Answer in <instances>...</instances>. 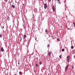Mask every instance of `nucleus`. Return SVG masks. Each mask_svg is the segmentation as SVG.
Wrapping results in <instances>:
<instances>
[{"mask_svg":"<svg viewBox=\"0 0 75 75\" xmlns=\"http://www.w3.org/2000/svg\"><path fill=\"white\" fill-rule=\"evenodd\" d=\"M1 37V35L0 34V37Z\"/></svg>","mask_w":75,"mask_h":75,"instance_id":"nucleus-22","label":"nucleus"},{"mask_svg":"<svg viewBox=\"0 0 75 75\" xmlns=\"http://www.w3.org/2000/svg\"><path fill=\"white\" fill-rule=\"evenodd\" d=\"M67 62H69V56H68L67 57Z\"/></svg>","mask_w":75,"mask_h":75,"instance_id":"nucleus-2","label":"nucleus"},{"mask_svg":"<svg viewBox=\"0 0 75 75\" xmlns=\"http://www.w3.org/2000/svg\"><path fill=\"white\" fill-rule=\"evenodd\" d=\"M52 8L53 11H55V7L53 5L52 6Z\"/></svg>","mask_w":75,"mask_h":75,"instance_id":"nucleus-4","label":"nucleus"},{"mask_svg":"<svg viewBox=\"0 0 75 75\" xmlns=\"http://www.w3.org/2000/svg\"><path fill=\"white\" fill-rule=\"evenodd\" d=\"M71 49H73V48H74V46H72L71 47Z\"/></svg>","mask_w":75,"mask_h":75,"instance_id":"nucleus-13","label":"nucleus"},{"mask_svg":"<svg viewBox=\"0 0 75 75\" xmlns=\"http://www.w3.org/2000/svg\"><path fill=\"white\" fill-rule=\"evenodd\" d=\"M45 32H46V33H47V30H46Z\"/></svg>","mask_w":75,"mask_h":75,"instance_id":"nucleus-20","label":"nucleus"},{"mask_svg":"<svg viewBox=\"0 0 75 75\" xmlns=\"http://www.w3.org/2000/svg\"><path fill=\"white\" fill-rule=\"evenodd\" d=\"M48 1H51V0H48Z\"/></svg>","mask_w":75,"mask_h":75,"instance_id":"nucleus-23","label":"nucleus"},{"mask_svg":"<svg viewBox=\"0 0 75 75\" xmlns=\"http://www.w3.org/2000/svg\"><path fill=\"white\" fill-rule=\"evenodd\" d=\"M51 52H50L48 53V55H49V57H50V55H51Z\"/></svg>","mask_w":75,"mask_h":75,"instance_id":"nucleus-5","label":"nucleus"},{"mask_svg":"<svg viewBox=\"0 0 75 75\" xmlns=\"http://www.w3.org/2000/svg\"><path fill=\"white\" fill-rule=\"evenodd\" d=\"M4 1H5L6 3H7V0H4Z\"/></svg>","mask_w":75,"mask_h":75,"instance_id":"nucleus-12","label":"nucleus"},{"mask_svg":"<svg viewBox=\"0 0 75 75\" xmlns=\"http://www.w3.org/2000/svg\"><path fill=\"white\" fill-rule=\"evenodd\" d=\"M36 66L37 67H38V64H36Z\"/></svg>","mask_w":75,"mask_h":75,"instance_id":"nucleus-17","label":"nucleus"},{"mask_svg":"<svg viewBox=\"0 0 75 75\" xmlns=\"http://www.w3.org/2000/svg\"><path fill=\"white\" fill-rule=\"evenodd\" d=\"M59 39H57V40L58 41H59Z\"/></svg>","mask_w":75,"mask_h":75,"instance_id":"nucleus-18","label":"nucleus"},{"mask_svg":"<svg viewBox=\"0 0 75 75\" xmlns=\"http://www.w3.org/2000/svg\"><path fill=\"white\" fill-rule=\"evenodd\" d=\"M23 74V73L21 72V71H20L19 72V74L20 75H22V74Z\"/></svg>","mask_w":75,"mask_h":75,"instance_id":"nucleus-8","label":"nucleus"},{"mask_svg":"<svg viewBox=\"0 0 75 75\" xmlns=\"http://www.w3.org/2000/svg\"><path fill=\"white\" fill-rule=\"evenodd\" d=\"M56 1H58V3H59L60 4H61V1H60L59 0H56Z\"/></svg>","mask_w":75,"mask_h":75,"instance_id":"nucleus-7","label":"nucleus"},{"mask_svg":"<svg viewBox=\"0 0 75 75\" xmlns=\"http://www.w3.org/2000/svg\"><path fill=\"white\" fill-rule=\"evenodd\" d=\"M44 7L46 9L47 8V4H44Z\"/></svg>","mask_w":75,"mask_h":75,"instance_id":"nucleus-1","label":"nucleus"},{"mask_svg":"<svg viewBox=\"0 0 75 75\" xmlns=\"http://www.w3.org/2000/svg\"><path fill=\"white\" fill-rule=\"evenodd\" d=\"M68 64H67V66L66 67L65 69V70L67 71V70H68Z\"/></svg>","mask_w":75,"mask_h":75,"instance_id":"nucleus-3","label":"nucleus"},{"mask_svg":"<svg viewBox=\"0 0 75 75\" xmlns=\"http://www.w3.org/2000/svg\"><path fill=\"white\" fill-rule=\"evenodd\" d=\"M62 52H64V51H65V49H63L62 50Z\"/></svg>","mask_w":75,"mask_h":75,"instance_id":"nucleus-10","label":"nucleus"},{"mask_svg":"<svg viewBox=\"0 0 75 75\" xmlns=\"http://www.w3.org/2000/svg\"><path fill=\"white\" fill-rule=\"evenodd\" d=\"M50 47V45L48 44L47 45V47Z\"/></svg>","mask_w":75,"mask_h":75,"instance_id":"nucleus-15","label":"nucleus"},{"mask_svg":"<svg viewBox=\"0 0 75 75\" xmlns=\"http://www.w3.org/2000/svg\"><path fill=\"white\" fill-rule=\"evenodd\" d=\"M62 56V55H61L59 57L60 58H61Z\"/></svg>","mask_w":75,"mask_h":75,"instance_id":"nucleus-14","label":"nucleus"},{"mask_svg":"<svg viewBox=\"0 0 75 75\" xmlns=\"http://www.w3.org/2000/svg\"><path fill=\"white\" fill-rule=\"evenodd\" d=\"M40 65H41V64H42V62H40Z\"/></svg>","mask_w":75,"mask_h":75,"instance_id":"nucleus-19","label":"nucleus"},{"mask_svg":"<svg viewBox=\"0 0 75 75\" xmlns=\"http://www.w3.org/2000/svg\"><path fill=\"white\" fill-rule=\"evenodd\" d=\"M24 38H25L26 37V35H24Z\"/></svg>","mask_w":75,"mask_h":75,"instance_id":"nucleus-11","label":"nucleus"},{"mask_svg":"<svg viewBox=\"0 0 75 75\" xmlns=\"http://www.w3.org/2000/svg\"><path fill=\"white\" fill-rule=\"evenodd\" d=\"M73 24L74 25V26L75 27V23H73Z\"/></svg>","mask_w":75,"mask_h":75,"instance_id":"nucleus-16","label":"nucleus"},{"mask_svg":"<svg viewBox=\"0 0 75 75\" xmlns=\"http://www.w3.org/2000/svg\"><path fill=\"white\" fill-rule=\"evenodd\" d=\"M36 39H37V38H36V39H35V40H36Z\"/></svg>","mask_w":75,"mask_h":75,"instance_id":"nucleus-25","label":"nucleus"},{"mask_svg":"<svg viewBox=\"0 0 75 75\" xmlns=\"http://www.w3.org/2000/svg\"><path fill=\"white\" fill-rule=\"evenodd\" d=\"M18 65H20V62H18Z\"/></svg>","mask_w":75,"mask_h":75,"instance_id":"nucleus-21","label":"nucleus"},{"mask_svg":"<svg viewBox=\"0 0 75 75\" xmlns=\"http://www.w3.org/2000/svg\"><path fill=\"white\" fill-rule=\"evenodd\" d=\"M15 75H17V74H15Z\"/></svg>","mask_w":75,"mask_h":75,"instance_id":"nucleus-28","label":"nucleus"},{"mask_svg":"<svg viewBox=\"0 0 75 75\" xmlns=\"http://www.w3.org/2000/svg\"><path fill=\"white\" fill-rule=\"evenodd\" d=\"M23 5H24V4H23Z\"/></svg>","mask_w":75,"mask_h":75,"instance_id":"nucleus-27","label":"nucleus"},{"mask_svg":"<svg viewBox=\"0 0 75 75\" xmlns=\"http://www.w3.org/2000/svg\"><path fill=\"white\" fill-rule=\"evenodd\" d=\"M1 51H4V49H3V47L1 48Z\"/></svg>","mask_w":75,"mask_h":75,"instance_id":"nucleus-6","label":"nucleus"},{"mask_svg":"<svg viewBox=\"0 0 75 75\" xmlns=\"http://www.w3.org/2000/svg\"><path fill=\"white\" fill-rule=\"evenodd\" d=\"M68 29H69V30H70V29L68 28Z\"/></svg>","mask_w":75,"mask_h":75,"instance_id":"nucleus-24","label":"nucleus"},{"mask_svg":"<svg viewBox=\"0 0 75 75\" xmlns=\"http://www.w3.org/2000/svg\"><path fill=\"white\" fill-rule=\"evenodd\" d=\"M2 27L3 28H4V26H3Z\"/></svg>","mask_w":75,"mask_h":75,"instance_id":"nucleus-26","label":"nucleus"},{"mask_svg":"<svg viewBox=\"0 0 75 75\" xmlns=\"http://www.w3.org/2000/svg\"><path fill=\"white\" fill-rule=\"evenodd\" d=\"M12 7H13V8H14L15 7V6L14 5H12Z\"/></svg>","mask_w":75,"mask_h":75,"instance_id":"nucleus-9","label":"nucleus"}]
</instances>
